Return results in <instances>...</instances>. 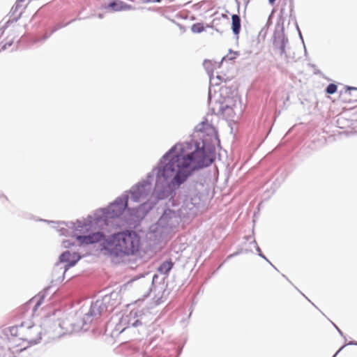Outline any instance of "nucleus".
<instances>
[{"mask_svg": "<svg viewBox=\"0 0 357 357\" xmlns=\"http://www.w3.org/2000/svg\"><path fill=\"white\" fill-rule=\"evenodd\" d=\"M213 159L206 153L203 142L190 139L177 143L160 159L153 171L128 192L135 203L136 218L144 216L157 200L172 198L176 190L196 171L208 167Z\"/></svg>", "mask_w": 357, "mask_h": 357, "instance_id": "1", "label": "nucleus"}, {"mask_svg": "<svg viewBox=\"0 0 357 357\" xmlns=\"http://www.w3.org/2000/svg\"><path fill=\"white\" fill-rule=\"evenodd\" d=\"M126 210L136 217L135 208L129 206L128 192L118 197L107 208L97 210L93 215H89L83 220H78L76 222H54L42 219L40 220L51 224L60 235L69 236L75 231L86 233L90 231H95L98 229H104L105 226L109 224L110 219L120 217Z\"/></svg>", "mask_w": 357, "mask_h": 357, "instance_id": "2", "label": "nucleus"}, {"mask_svg": "<svg viewBox=\"0 0 357 357\" xmlns=\"http://www.w3.org/2000/svg\"><path fill=\"white\" fill-rule=\"evenodd\" d=\"M76 239L82 245H90L101 241V250L111 257L122 258L135 255L141 246L140 236L132 230L118 232L106 238L102 232L98 231L88 235H77Z\"/></svg>", "mask_w": 357, "mask_h": 357, "instance_id": "3", "label": "nucleus"}, {"mask_svg": "<svg viewBox=\"0 0 357 357\" xmlns=\"http://www.w3.org/2000/svg\"><path fill=\"white\" fill-rule=\"evenodd\" d=\"M208 106L213 114L222 116L226 120H233L242 112V106L238 91L235 86L226 84L220 86L218 92L208 89Z\"/></svg>", "mask_w": 357, "mask_h": 357, "instance_id": "4", "label": "nucleus"}, {"mask_svg": "<svg viewBox=\"0 0 357 357\" xmlns=\"http://www.w3.org/2000/svg\"><path fill=\"white\" fill-rule=\"evenodd\" d=\"M153 319V314L148 309L135 308L122 315L116 326V330L123 333L127 329H136L139 333H146Z\"/></svg>", "mask_w": 357, "mask_h": 357, "instance_id": "5", "label": "nucleus"}, {"mask_svg": "<svg viewBox=\"0 0 357 357\" xmlns=\"http://www.w3.org/2000/svg\"><path fill=\"white\" fill-rule=\"evenodd\" d=\"M203 187L202 182L188 183L183 189L181 195H179V200L177 205L172 201V206L178 209L183 218L195 216L201 205V197L199 193L200 188Z\"/></svg>", "mask_w": 357, "mask_h": 357, "instance_id": "6", "label": "nucleus"}, {"mask_svg": "<svg viewBox=\"0 0 357 357\" xmlns=\"http://www.w3.org/2000/svg\"><path fill=\"white\" fill-rule=\"evenodd\" d=\"M121 297L119 291H112L101 299L92 302L89 311L83 317V327L92 321V318H98L103 313L112 311L121 303Z\"/></svg>", "mask_w": 357, "mask_h": 357, "instance_id": "7", "label": "nucleus"}, {"mask_svg": "<svg viewBox=\"0 0 357 357\" xmlns=\"http://www.w3.org/2000/svg\"><path fill=\"white\" fill-rule=\"evenodd\" d=\"M183 218L177 208H165L158 222L150 227V231L156 238H162L169 234L179 224Z\"/></svg>", "mask_w": 357, "mask_h": 357, "instance_id": "8", "label": "nucleus"}, {"mask_svg": "<svg viewBox=\"0 0 357 357\" xmlns=\"http://www.w3.org/2000/svg\"><path fill=\"white\" fill-rule=\"evenodd\" d=\"M273 48L275 54L285 63L294 60L295 53L292 51L289 40L284 34V27L277 28L273 34Z\"/></svg>", "mask_w": 357, "mask_h": 357, "instance_id": "9", "label": "nucleus"}, {"mask_svg": "<svg viewBox=\"0 0 357 357\" xmlns=\"http://www.w3.org/2000/svg\"><path fill=\"white\" fill-rule=\"evenodd\" d=\"M80 259V257L76 253H71L70 251L63 252L59 257V262L56 264L58 267L61 264L66 263L63 267H61V269H64L62 272V280L64 278L66 271L70 267L74 266L77 262Z\"/></svg>", "mask_w": 357, "mask_h": 357, "instance_id": "10", "label": "nucleus"}, {"mask_svg": "<svg viewBox=\"0 0 357 357\" xmlns=\"http://www.w3.org/2000/svg\"><path fill=\"white\" fill-rule=\"evenodd\" d=\"M25 327H26V325L24 324H22L20 326H19V328L22 331H24ZM26 330H27L26 340H28L30 342H32L34 344L38 343L39 342V340L41 339L40 327L39 326L34 325V324L27 325Z\"/></svg>", "mask_w": 357, "mask_h": 357, "instance_id": "11", "label": "nucleus"}, {"mask_svg": "<svg viewBox=\"0 0 357 357\" xmlns=\"http://www.w3.org/2000/svg\"><path fill=\"white\" fill-rule=\"evenodd\" d=\"M241 17L238 15L234 14L231 15V29L233 33L238 38V34L241 31Z\"/></svg>", "mask_w": 357, "mask_h": 357, "instance_id": "12", "label": "nucleus"}, {"mask_svg": "<svg viewBox=\"0 0 357 357\" xmlns=\"http://www.w3.org/2000/svg\"><path fill=\"white\" fill-rule=\"evenodd\" d=\"M173 266L174 264L172 261H165L160 265L158 268V272L163 275L162 280H165L166 275H168Z\"/></svg>", "mask_w": 357, "mask_h": 357, "instance_id": "13", "label": "nucleus"}, {"mask_svg": "<svg viewBox=\"0 0 357 357\" xmlns=\"http://www.w3.org/2000/svg\"><path fill=\"white\" fill-rule=\"evenodd\" d=\"M128 6L125 3L118 1L114 0L110 2L107 6V8H109L114 11H119L123 10L125 7Z\"/></svg>", "mask_w": 357, "mask_h": 357, "instance_id": "14", "label": "nucleus"}, {"mask_svg": "<svg viewBox=\"0 0 357 357\" xmlns=\"http://www.w3.org/2000/svg\"><path fill=\"white\" fill-rule=\"evenodd\" d=\"M210 86L212 89V86H219L223 82L226 83V79H225V75H217L216 76H214L213 75H210Z\"/></svg>", "mask_w": 357, "mask_h": 357, "instance_id": "15", "label": "nucleus"}, {"mask_svg": "<svg viewBox=\"0 0 357 357\" xmlns=\"http://www.w3.org/2000/svg\"><path fill=\"white\" fill-rule=\"evenodd\" d=\"M191 30L193 33H202L204 31V27L203 24L197 23L192 26Z\"/></svg>", "mask_w": 357, "mask_h": 357, "instance_id": "16", "label": "nucleus"}, {"mask_svg": "<svg viewBox=\"0 0 357 357\" xmlns=\"http://www.w3.org/2000/svg\"><path fill=\"white\" fill-rule=\"evenodd\" d=\"M203 66L205 68V69L206 70L208 75L210 76V75H211V73L213 72V63L210 61L205 60L203 63Z\"/></svg>", "mask_w": 357, "mask_h": 357, "instance_id": "17", "label": "nucleus"}, {"mask_svg": "<svg viewBox=\"0 0 357 357\" xmlns=\"http://www.w3.org/2000/svg\"><path fill=\"white\" fill-rule=\"evenodd\" d=\"M337 85L335 84H329L326 89V92L328 94H333L337 91Z\"/></svg>", "mask_w": 357, "mask_h": 357, "instance_id": "18", "label": "nucleus"}, {"mask_svg": "<svg viewBox=\"0 0 357 357\" xmlns=\"http://www.w3.org/2000/svg\"><path fill=\"white\" fill-rule=\"evenodd\" d=\"M208 126V123H206L205 122H202L195 127V130L196 131L202 132L205 130V127Z\"/></svg>", "mask_w": 357, "mask_h": 357, "instance_id": "19", "label": "nucleus"}, {"mask_svg": "<svg viewBox=\"0 0 357 357\" xmlns=\"http://www.w3.org/2000/svg\"><path fill=\"white\" fill-rule=\"evenodd\" d=\"M75 244V241L73 239H67L64 240L62 242V245L64 248H70V246L73 245Z\"/></svg>", "mask_w": 357, "mask_h": 357, "instance_id": "20", "label": "nucleus"}, {"mask_svg": "<svg viewBox=\"0 0 357 357\" xmlns=\"http://www.w3.org/2000/svg\"><path fill=\"white\" fill-rule=\"evenodd\" d=\"M22 6L19 3H15V6H13L11 8L10 12L12 13V15H14L16 12H17L20 9H21Z\"/></svg>", "mask_w": 357, "mask_h": 357, "instance_id": "21", "label": "nucleus"}, {"mask_svg": "<svg viewBox=\"0 0 357 357\" xmlns=\"http://www.w3.org/2000/svg\"><path fill=\"white\" fill-rule=\"evenodd\" d=\"M44 298V296H39V298L38 300L37 301L36 305H35V307L33 308V310L36 311V309L41 305V303H43V300Z\"/></svg>", "mask_w": 357, "mask_h": 357, "instance_id": "22", "label": "nucleus"}, {"mask_svg": "<svg viewBox=\"0 0 357 357\" xmlns=\"http://www.w3.org/2000/svg\"><path fill=\"white\" fill-rule=\"evenodd\" d=\"M236 52H233L230 51V54L227 55L226 56L223 57L222 59L224 60L227 58L229 60H232L236 57Z\"/></svg>", "mask_w": 357, "mask_h": 357, "instance_id": "23", "label": "nucleus"}, {"mask_svg": "<svg viewBox=\"0 0 357 357\" xmlns=\"http://www.w3.org/2000/svg\"><path fill=\"white\" fill-rule=\"evenodd\" d=\"M13 44V40H9L8 42L6 43L4 45H3L1 48L0 51L6 50L8 47H10Z\"/></svg>", "mask_w": 357, "mask_h": 357, "instance_id": "24", "label": "nucleus"}, {"mask_svg": "<svg viewBox=\"0 0 357 357\" xmlns=\"http://www.w3.org/2000/svg\"><path fill=\"white\" fill-rule=\"evenodd\" d=\"M347 345H357V342H350L348 344L343 345L333 357H335L337 355V354Z\"/></svg>", "mask_w": 357, "mask_h": 357, "instance_id": "25", "label": "nucleus"}, {"mask_svg": "<svg viewBox=\"0 0 357 357\" xmlns=\"http://www.w3.org/2000/svg\"><path fill=\"white\" fill-rule=\"evenodd\" d=\"M259 256L261 258L264 259L266 261H268L275 269H277L271 262L270 261L263 255L262 252L259 253Z\"/></svg>", "mask_w": 357, "mask_h": 357, "instance_id": "26", "label": "nucleus"}, {"mask_svg": "<svg viewBox=\"0 0 357 357\" xmlns=\"http://www.w3.org/2000/svg\"><path fill=\"white\" fill-rule=\"evenodd\" d=\"M17 330H18V327H12L10 328L11 334L13 335H17Z\"/></svg>", "mask_w": 357, "mask_h": 357, "instance_id": "27", "label": "nucleus"}, {"mask_svg": "<svg viewBox=\"0 0 357 357\" xmlns=\"http://www.w3.org/2000/svg\"><path fill=\"white\" fill-rule=\"evenodd\" d=\"M159 276L158 274H155L153 276V278H152V284H155V283L158 282V279Z\"/></svg>", "mask_w": 357, "mask_h": 357, "instance_id": "28", "label": "nucleus"}, {"mask_svg": "<svg viewBox=\"0 0 357 357\" xmlns=\"http://www.w3.org/2000/svg\"><path fill=\"white\" fill-rule=\"evenodd\" d=\"M50 34L51 33H50V34L46 33L41 39H38L35 42L44 41L50 37Z\"/></svg>", "mask_w": 357, "mask_h": 357, "instance_id": "29", "label": "nucleus"}, {"mask_svg": "<svg viewBox=\"0 0 357 357\" xmlns=\"http://www.w3.org/2000/svg\"><path fill=\"white\" fill-rule=\"evenodd\" d=\"M144 2H151V3H154V2H160L162 0H144Z\"/></svg>", "mask_w": 357, "mask_h": 357, "instance_id": "30", "label": "nucleus"}, {"mask_svg": "<svg viewBox=\"0 0 357 357\" xmlns=\"http://www.w3.org/2000/svg\"><path fill=\"white\" fill-rule=\"evenodd\" d=\"M254 243H255V245H256V250L257 251L258 254H259V253H261V251L260 248L257 245V243H256V241H254Z\"/></svg>", "mask_w": 357, "mask_h": 357, "instance_id": "31", "label": "nucleus"}, {"mask_svg": "<svg viewBox=\"0 0 357 357\" xmlns=\"http://www.w3.org/2000/svg\"><path fill=\"white\" fill-rule=\"evenodd\" d=\"M266 26L264 27H263L261 30V31L259 32V35H262L263 34V32H264V35L266 34Z\"/></svg>", "mask_w": 357, "mask_h": 357, "instance_id": "32", "label": "nucleus"}, {"mask_svg": "<svg viewBox=\"0 0 357 357\" xmlns=\"http://www.w3.org/2000/svg\"><path fill=\"white\" fill-rule=\"evenodd\" d=\"M333 326L337 328V331L339 332V333L340 334L341 336H343V333L341 331V330H340L337 326H335L334 324H333Z\"/></svg>", "mask_w": 357, "mask_h": 357, "instance_id": "33", "label": "nucleus"}, {"mask_svg": "<svg viewBox=\"0 0 357 357\" xmlns=\"http://www.w3.org/2000/svg\"><path fill=\"white\" fill-rule=\"evenodd\" d=\"M237 254H238V253H237V252H236V253H234V254H231V255H229L227 257V259H230V258L233 257L234 256H236Z\"/></svg>", "mask_w": 357, "mask_h": 357, "instance_id": "34", "label": "nucleus"}, {"mask_svg": "<svg viewBox=\"0 0 357 357\" xmlns=\"http://www.w3.org/2000/svg\"><path fill=\"white\" fill-rule=\"evenodd\" d=\"M347 89H348V90H357V88H356V87L349 86V87L347 88Z\"/></svg>", "mask_w": 357, "mask_h": 357, "instance_id": "35", "label": "nucleus"}, {"mask_svg": "<svg viewBox=\"0 0 357 357\" xmlns=\"http://www.w3.org/2000/svg\"><path fill=\"white\" fill-rule=\"evenodd\" d=\"M276 0H268V3L271 5H273L275 2Z\"/></svg>", "mask_w": 357, "mask_h": 357, "instance_id": "36", "label": "nucleus"}, {"mask_svg": "<svg viewBox=\"0 0 357 357\" xmlns=\"http://www.w3.org/2000/svg\"><path fill=\"white\" fill-rule=\"evenodd\" d=\"M24 0H17V3H19L20 4H21V3L24 2Z\"/></svg>", "mask_w": 357, "mask_h": 357, "instance_id": "37", "label": "nucleus"}, {"mask_svg": "<svg viewBox=\"0 0 357 357\" xmlns=\"http://www.w3.org/2000/svg\"><path fill=\"white\" fill-rule=\"evenodd\" d=\"M22 10H23V9H21V10H20V14H19V15H18V17H20V15H21V14H22Z\"/></svg>", "mask_w": 357, "mask_h": 357, "instance_id": "38", "label": "nucleus"}, {"mask_svg": "<svg viewBox=\"0 0 357 357\" xmlns=\"http://www.w3.org/2000/svg\"><path fill=\"white\" fill-rule=\"evenodd\" d=\"M61 26L56 28L55 29L52 30V33L54 32V31L59 29Z\"/></svg>", "mask_w": 357, "mask_h": 357, "instance_id": "39", "label": "nucleus"}, {"mask_svg": "<svg viewBox=\"0 0 357 357\" xmlns=\"http://www.w3.org/2000/svg\"><path fill=\"white\" fill-rule=\"evenodd\" d=\"M73 21H74V20H72V22H73ZM70 22H71V21H70V22H67V24H66L64 26L69 24V23H70Z\"/></svg>", "mask_w": 357, "mask_h": 357, "instance_id": "40", "label": "nucleus"}, {"mask_svg": "<svg viewBox=\"0 0 357 357\" xmlns=\"http://www.w3.org/2000/svg\"><path fill=\"white\" fill-rule=\"evenodd\" d=\"M299 35H300L301 38L303 40L302 35H301V33L300 31H299Z\"/></svg>", "mask_w": 357, "mask_h": 357, "instance_id": "41", "label": "nucleus"}, {"mask_svg": "<svg viewBox=\"0 0 357 357\" xmlns=\"http://www.w3.org/2000/svg\"><path fill=\"white\" fill-rule=\"evenodd\" d=\"M26 351V349L22 350V353H24Z\"/></svg>", "mask_w": 357, "mask_h": 357, "instance_id": "42", "label": "nucleus"}, {"mask_svg": "<svg viewBox=\"0 0 357 357\" xmlns=\"http://www.w3.org/2000/svg\"><path fill=\"white\" fill-rule=\"evenodd\" d=\"M143 357H146V356H145V355H143Z\"/></svg>", "mask_w": 357, "mask_h": 357, "instance_id": "43", "label": "nucleus"}]
</instances>
